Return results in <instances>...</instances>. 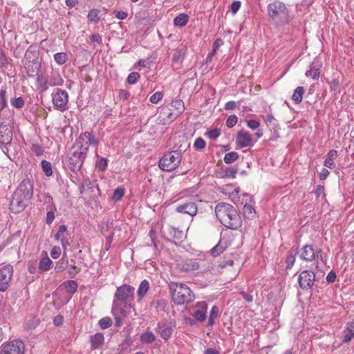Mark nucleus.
<instances>
[{
	"label": "nucleus",
	"mask_w": 354,
	"mask_h": 354,
	"mask_svg": "<svg viewBox=\"0 0 354 354\" xmlns=\"http://www.w3.org/2000/svg\"><path fill=\"white\" fill-rule=\"evenodd\" d=\"M134 288L124 284L118 287L114 295L111 312L115 319V326H120L123 319L131 311L134 297Z\"/></svg>",
	"instance_id": "obj_1"
},
{
	"label": "nucleus",
	"mask_w": 354,
	"mask_h": 354,
	"mask_svg": "<svg viewBox=\"0 0 354 354\" xmlns=\"http://www.w3.org/2000/svg\"><path fill=\"white\" fill-rule=\"evenodd\" d=\"M33 195V185L30 179H24L14 192L10 202V209L17 213L22 211L29 203Z\"/></svg>",
	"instance_id": "obj_2"
},
{
	"label": "nucleus",
	"mask_w": 354,
	"mask_h": 354,
	"mask_svg": "<svg viewBox=\"0 0 354 354\" xmlns=\"http://www.w3.org/2000/svg\"><path fill=\"white\" fill-rule=\"evenodd\" d=\"M215 213L221 224L229 229L237 230L242 225L241 216L236 209L229 203L217 204Z\"/></svg>",
	"instance_id": "obj_3"
},
{
	"label": "nucleus",
	"mask_w": 354,
	"mask_h": 354,
	"mask_svg": "<svg viewBox=\"0 0 354 354\" xmlns=\"http://www.w3.org/2000/svg\"><path fill=\"white\" fill-rule=\"evenodd\" d=\"M268 15L277 25H283L289 21V12L286 5L275 1L268 5Z\"/></svg>",
	"instance_id": "obj_4"
},
{
	"label": "nucleus",
	"mask_w": 354,
	"mask_h": 354,
	"mask_svg": "<svg viewBox=\"0 0 354 354\" xmlns=\"http://www.w3.org/2000/svg\"><path fill=\"white\" fill-rule=\"evenodd\" d=\"M172 290V300L177 305H182L194 300V295L190 288L184 283H173L171 286Z\"/></svg>",
	"instance_id": "obj_5"
},
{
	"label": "nucleus",
	"mask_w": 354,
	"mask_h": 354,
	"mask_svg": "<svg viewBox=\"0 0 354 354\" xmlns=\"http://www.w3.org/2000/svg\"><path fill=\"white\" fill-rule=\"evenodd\" d=\"M182 154L178 151L169 152L159 160V167L165 171H171L180 163Z\"/></svg>",
	"instance_id": "obj_6"
},
{
	"label": "nucleus",
	"mask_w": 354,
	"mask_h": 354,
	"mask_svg": "<svg viewBox=\"0 0 354 354\" xmlns=\"http://www.w3.org/2000/svg\"><path fill=\"white\" fill-rule=\"evenodd\" d=\"M52 102L55 109L62 112L66 111L68 103V93L64 90L57 88L52 93Z\"/></svg>",
	"instance_id": "obj_7"
},
{
	"label": "nucleus",
	"mask_w": 354,
	"mask_h": 354,
	"mask_svg": "<svg viewBox=\"0 0 354 354\" xmlns=\"http://www.w3.org/2000/svg\"><path fill=\"white\" fill-rule=\"evenodd\" d=\"M24 343L19 339H14L1 345L0 354H24Z\"/></svg>",
	"instance_id": "obj_8"
},
{
	"label": "nucleus",
	"mask_w": 354,
	"mask_h": 354,
	"mask_svg": "<svg viewBox=\"0 0 354 354\" xmlns=\"http://www.w3.org/2000/svg\"><path fill=\"white\" fill-rule=\"evenodd\" d=\"M13 273L12 266L10 265H0V292H4L8 287L9 282Z\"/></svg>",
	"instance_id": "obj_9"
},
{
	"label": "nucleus",
	"mask_w": 354,
	"mask_h": 354,
	"mask_svg": "<svg viewBox=\"0 0 354 354\" xmlns=\"http://www.w3.org/2000/svg\"><path fill=\"white\" fill-rule=\"evenodd\" d=\"M315 274L311 270L302 271L298 277L299 286L303 290L311 288L315 283Z\"/></svg>",
	"instance_id": "obj_10"
},
{
	"label": "nucleus",
	"mask_w": 354,
	"mask_h": 354,
	"mask_svg": "<svg viewBox=\"0 0 354 354\" xmlns=\"http://www.w3.org/2000/svg\"><path fill=\"white\" fill-rule=\"evenodd\" d=\"M176 211L180 214H186L190 216H194L198 212V207L194 202L189 201L177 205Z\"/></svg>",
	"instance_id": "obj_11"
},
{
	"label": "nucleus",
	"mask_w": 354,
	"mask_h": 354,
	"mask_svg": "<svg viewBox=\"0 0 354 354\" xmlns=\"http://www.w3.org/2000/svg\"><path fill=\"white\" fill-rule=\"evenodd\" d=\"M299 258L306 262H312L316 258V252L312 245H305L299 251Z\"/></svg>",
	"instance_id": "obj_12"
},
{
	"label": "nucleus",
	"mask_w": 354,
	"mask_h": 354,
	"mask_svg": "<svg viewBox=\"0 0 354 354\" xmlns=\"http://www.w3.org/2000/svg\"><path fill=\"white\" fill-rule=\"evenodd\" d=\"M88 151V145H80L79 142L75 141L71 147L69 153V156L72 157H76L82 158V160H84L86 158V155Z\"/></svg>",
	"instance_id": "obj_13"
},
{
	"label": "nucleus",
	"mask_w": 354,
	"mask_h": 354,
	"mask_svg": "<svg viewBox=\"0 0 354 354\" xmlns=\"http://www.w3.org/2000/svg\"><path fill=\"white\" fill-rule=\"evenodd\" d=\"M236 142L240 148L251 147L255 142L252 140L251 135L245 131H241L238 133Z\"/></svg>",
	"instance_id": "obj_14"
},
{
	"label": "nucleus",
	"mask_w": 354,
	"mask_h": 354,
	"mask_svg": "<svg viewBox=\"0 0 354 354\" xmlns=\"http://www.w3.org/2000/svg\"><path fill=\"white\" fill-rule=\"evenodd\" d=\"M76 141L80 145H87L88 147L89 145L97 146L98 145V141L95 138V135L88 131L82 133Z\"/></svg>",
	"instance_id": "obj_15"
},
{
	"label": "nucleus",
	"mask_w": 354,
	"mask_h": 354,
	"mask_svg": "<svg viewBox=\"0 0 354 354\" xmlns=\"http://www.w3.org/2000/svg\"><path fill=\"white\" fill-rule=\"evenodd\" d=\"M12 133L10 129L5 124H0V145H10Z\"/></svg>",
	"instance_id": "obj_16"
},
{
	"label": "nucleus",
	"mask_w": 354,
	"mask_h": 354,
	"mask_svg": "<svg viewBox=\"0 0 354 354\" xmlns=\"http://www.w3.org/2000/svg\"><path fill=\"white\" fill-rule=\"evenodd\" d=\"M196 308H198L199 309L196 310L192 313V317L194 318L196 321L203 322L206 319V309L207 305L206 302L201 301L198 302L195 306Z\"/></svg>",
	"instance_id": "obj_17"
},
{
	"label": "nucleus",
	"mask_w": 354,
	"mask_h": 354,
	"mask_svg": "<svg viewBox=\"0 0 354 354\" xmlns=\"http://www.w3.org/2000/svg\"><path fill=\"white\" fill-rule=\"evenodd\" d=\"M180 269L184 272H195L200 268L199 263L196 259H187L178 265Z\"/></svg>",
	"instance_id": "obj_18"
},
{
	"label": "nucleus",
	"mask_w": 354,
	"mask_h": 354,
	"mask_svg": "<svg viewBox=\"0 0 354 354\" xmlns=\"http://www.w3.org/2000/svg\"><path fill=\"white\" fill-rule=\"evenodd\" d=\"M156 329L160 333L161 337L165 340H167L173 333L172 328L164 323L159 322Z\"/></svg>",
	"instance_id": "obj_19"
},
{
	"label": "nucleus",
	"mask_w": 354,
	"mask_h": 354,
	"mask_svg": "<svg viewBox=\"0 0 354 354\" xmlns=\"http://www.w3.org/2000/svg\"><path fill=\"white\" fill-rule=\"evenodd\" d=\"M84 161V160H82V158H77L76 157L74 158L68 155L67 165L71 171H75L81 168Z\"/></svg>",
	"instance_id": "obj_20"
},
{
	"label": "nucleus",
	"mask_w": 354,
	"mask_h": 354,
	"mask_svg": "<svg viewBox=\"0 0 354 354\" xmlns=\"http://www.w3.org/2000/svg\"><path fill=\"white\" fill-rule=\"evenodd\" d=\"M354 337V322H348L344 330L342 342L349 343Z\"/></svg>",
	"instance_id": "obj_21"
},
{
	"label": "nucleus",
	"mask_w": 354,
	"mask_h": 354,
	"mask_svg": "<svg viewBox=\"0 0 354 354\" xmlns=\"http://www.w3.org/2000/svg\"><path fill=\"white\" fill-rule=\"evenodd\" d=\"M49 86H62L64 84V80L58 72H52L48 77Z\"/></svg>",
	"instance_id": "obj_22"
},
{
	"label": "nucleus",
	"mask_w": 354,
	"mask_h": 354,
	"mask_svg": "<svg viewBox=\"0 0 354 354\" xmlns=\"http://www.w3.org/2000/svg\"><path fill=\"white\" fill-rule=\"evenodd\" d=\"M337 156V151L334 149H331L327 154V158L324 160V165L330 169H333L335 167L334 160Z\"/></svg>",
	"instance_id": "obj_23"
},
{
	"label": "nucleus",
	"mask_w": 354,
	"mask_h": 354,
	"mask_svg": "<svg viewBox=\"0 0 354 354\" xmlns=\"http://www.w3.org/2000/svg\"><path fill=\"white\" fill-rule=\"evenodd\" d=\"M53 264V261L50 259V258L46 255L43 257L39 263L38 270L39 272H42L44 271H47L50 269Z\"/></svg>",
	"instance_id": "obj_24"
},
{
	"label": "nucleus",
	"mask_w": 354,
	"mask_h": 354,
	"mask_svg": "<svg viewBox=\"0 0 354 354\" xmlns=\"http://www.w3.org/2000/svg\"><path fill=\"white\" fill-rule=\"evenodd\" d=\"M65 290L69 294H74L77 289V283L74 280H68L62 283Z\"/></svg>",
	"instance_id": "obj_25"
},
{
	"label": "nucleus",
	"mask_w": 354,
	"mask_h": 354,
	"mask_svg": "<svg viewBox=\"0 0 354 354\" xmlns=\"http://www.w3.org/2000/svg\"><path fill=\"white\" fill-rule=\"evenodd\" d=\"M149 288V283L147 280L141 281L137 294L140 299H142L147 294Z\"/></svg>",
	"instance_id": "obj_26"
},
{
	"label": "nucleus",
	"mask_w": 354,
	"mask_h": 354,
	"mask_svg": "<svg viewBox=\"0 0 354 354\" xmlns=\"http://www.w3.org/2000/svg\"><path fill=\"white\" fill-rule=\"evenodd\" d=\"M104 342V336L102 333H97L91 338V347L93 349L97 348Z\"/></svg>",
	"instance_id": "obj_27"
},
{
	"label": "nucleus",
	"mask_w": 354,
	"mask_h": 354,
	"mask_svg": "<svg viewBox=\"0 0 354 354\" xmlns=\"http://www.w3.org/2000/svg\"><path fill=\"white\" fill-rule=\"evenodd\" d=\"M243 214L248 219H253L256 216V211L252 205L245 204L243 207Z\"/></svg>",
	"instance_id": "obj_28"
},
{
	"label": "nucleus",
	"mask_w": 354,
	"mask_h": 354,
	"mask_svg": "<svg viewBox=\"0 0 354 354\" xmlns=\"http://www.w3.org/2000/svg\"><path fill=\"white\" fill-rule=\"evenodd\" d=\"M304 92H305V89L303 86L297 87V88L295 90L294 93L292 96V100L296 104H299L302 101Z\"/></svg>",
	"instance_id": "obj_29"
},
{
	"label": "nucleus",
	"mask_w": 354,
	"mask_h": 354,
	"mask_svg": "<svg viewBox=\"0 0 354 354\" xmlns=\"http://www.w3.org/2000/svg\"><path fill=\"white\" fill-rule=\"evenodd\" d=\"M185 54H186V48L185 47H183L182 48H178L174 53L172 60L174 62L180 63L183 61Z\"/></svg>",
	"instance_id": "obj_30"
},
{
	"label": "nucleus",
	"mask_w": 354,
	"mask_h": 354,
	"mask_svg": "<svg viewBox=\"0 0 354 354\" xmlns=\"http://www.w3.org/2000/svg\"><path fill=\"white\" fill-rule=\"evenodd\" d=\"M37 84L38 88H40L42 92L47 91L49 87L48 78H46L42 75L38 74L37 75Z\"/></svg>",
	"instance_id": "obj_31"
},
{
	"label": "nucleus",
	"mask_w": 354,
	"mask_h": 354,
	"mask_svg": "<svg viewBox=\"0 0 354 354\" xmlns=\"http://www.w3.org/2000/svg\"><path fill=\"white\" fill-rule=\"evenodd\" d=\"M189 17L187 14L183 13L178 15L174 20V24L176 26H185L188 21Z\"/></svg>",
	"instance_id": "obj_32"
},
{
	"label": "nucleus",
	"mask_w": 354,
	"mask_h": 354,
	"mask_svg": "<svg viewBox=\"0 0 354 354\" xmlns=\"http://www.w3.org/2000/svg\"><path fill=\"white\" fill-rule=\"evenodd\" d=\"M171 106L177 111L178 114L182 113L185 110L184 102L180 99H175L171 103Z\"/></svg>",
	"instance_id": "obj_33"
},
{
	"label": "nucleus",
	"mask_w": 354,
	"mask_h": 354,
	"mask_svg": "<svg viewBox=\"0 0 354 354\" xmlns=\"http://www.w3.org/2000/svg\"><path fill=\"white\" fill-rule=\"evenodd\" d=\"M156 337L152 332L143 333L140 336V341L145 344H150L155 341Z\"/></svg>",
	"instance_id": "obj_34"
},
{
	"label": "nucleus",
	"mask_w": 354,
	"mask_h": 354,
	"mask_svg": "<svg viewBox=\"0 0 354 354\" xmlns=\"http://www.w3.org/2000/svg\"><path fill=\"white\" fill-rule=\"evenodd\" d=\"M306 77H310L313 80H317L319 77V69L313 66H310V69L305 73Z\"/></svg>",
	"instance_id": "obj_35"
},
{
	"label": "nucleus",
	"mask_w": 354,
	"mask_h": 354,
	"mask_svg": "<svg viewBox=\"0 0 354 354\" xmlns=\"http://www.w3.org/2000/svg\"><path fill=\"white\" fill-rule=\"evenodd\" d=\"M55 61L59 65H62L68 60V55L66 53L61 52L54 55Z\"/></svg>",
	"instance_id": "obj_36"
},
{
	"label": "nucleus",
	"mask_w": 354,
	"mask_h": 354,
	"mask_svg": "<svg viewBox=\"0 0 354 354\" xmlns=\"http://www.w3.org/2000/svg\"><path fill=\"white\" fill-rule=\"evenodd\" d=\"M68 266V260L64 257L59 259L55 267V271L56 272H61L64 270Z\"/></svg>",
	"instance_id": "obj_37"
},
{
	"label": "nucleus",
	"mask_w": 354,
	"mask_h": 354,
	"mask_svg": "<svg viewBox=\"0 0 354 354\" xmlns=\"http://www.w3.org/2000/svg\"><path fill=\"white\" fill-rule=\"evenodd\" d=\"M223 44V41L221 38L216 39L212 45V53L208 55L207 59H211L212 57L215 55L216 51L218 50V48Z\"/></svg>",
	"instance_id": "obj_38"
},
{
	"label": "nucleus",
	"mask_w": 354,
	"mask_h": 354,
	"mask_svg": "<svg viewBox=\"0 0 354 354\" xmlns=\"http://www.w3.org/2000/svg\"><path fill=\"white\" fill-rule=\"evenodd\" d=\"M239 158V154L236 152L232 151L230 153H227L224 156V162L226 164H231L234 162H235Z\"/></svg>",
	"instance_id": "obj_39"
},
{
	"label": "nucleus",
	"mask_w": 354,
	"mask_h": 354,
	"mask_svg": "<svg viewBox=\"0 0 354 354\" xmlns=\"http://www.w3.org/2000/svg\"><path fill=\"white\" fill-rule=\"evenodd\" d=\"M41 165L44 172L47 176H50L53 174L50 162L46 160H42L41 162Z\"/></svg>",
	"instance_id": "obj_40"
},
{
	"label": "nucleus",
	"mask_w": 354,
	"mask_h": 354,
	"mask_svg": "<svg viewBox=\"0 0 354 354\" xmlns=\"http://www.w3.org/2000/svg\"><path fill=\"white\" fill-rule=\"evenodd\" d=\"M26 68L27 70V73L28 76L33 77L35 75H38V64L37 63H34L32 65L27 66Z\"/></svg>",
	"instance_id": "obj_41"
},
{
	"label": "nucleus",
	"mask_w": 354,
	"mask_h": 354,
	"mask_svg": "<svg viewBox=\"0 0 354 354\" xmlns=\"http://www.w3.org/2000/svg\"><path fill=\"white\" fill-rule=\"evenodd\" d=\"M225 249V247L222 246L219 242L210 250V253L214 257H218L224 252Z\"/></svg>",
	"instance_id": "obj_42"
},
{
	"label": "nucleus",
	"mask_w": 354,
	"mask_h": 354,
	"mask_svg": "<svg viewBox=\"0 0 354 354\" xmlns=\"http://www.w3.org/2000/svg\"><path fill=\"white\" fill-rule=\"evenodd\" d=\"M7 106L6 91L5 89L0 90V112Z\"/></svg>",
	"instance_id": "obj_43"
},
{
	"label": "nucleus",
	"mask_w": 354,
	"mask_h": 354,
	"mask_svg": "<svg viewBox=\"0 0 354 354\" xmlns=\"http://www.w3.org/2000/svg\"><path fill=\"white\" fill-rule=\"evenodd\" d=\"M99 325L102 329L108 328L112 325V320L108 317H103L99 321Z\"/></svg>",
	"instance_id": "obj_44"
},
{
	"label": "nucleus",
	"mask_w": 354,
	"mask_h": 354,
	"mask_svg": "<svg viewBox=\"0 0 354 354\" xmlns=\"http://www.w3.org/2000/svg\"><path fill=\"white\" fill-rule=\"evenodd\" d=\"M124 190L122 187H118L113 192V199L115 201H119L124 196Z\"/></svg>",
	"instance_id": "obj_45"
},
{
	"label": "nucleus",
	"mask_w": 354,
	"mask_h": 354,
	"mask_svg": "<svg viewBox=\"0 0 354 354\" xmlns=\"http://www.w3.org/2000/svg\"><path fill=\"white\" fill-rule=\"evenodd\" d=\"M98 14H99V11L97 10L93 9V10H90L88 12V16H87L88 19L91 22H97L99 20Z\"/></svg>",
	"instance_id": "obj_46"
},
{
	"label": "nucleus",
	"mask_w": 354,
	"mask_h": 354,
	"mask_svg": "<svg viewBox=\"0 0 354 354\" xmlns=\"http://www.w3.org/2000/svg\"><path fill=\"white\" fill-rule=\"evenodd\" d=\"M295 260H296L295 254H293L292 253H290L288 255L286 260V269L288 270V269L292 268V267L295 264Z\"/></svg>",
	"instance_id": "obj_47"
},
{
	"label": "nucleus",
	"mask_w": 354,
	"mask_h": 354,
	"mask_svg": "<svg viewBox=\"0 0 354 354\" xmlns=\"http://www.w3.org/2000/svg\"><path fill=\"white\" fill-rule=\"evenodd\" d=\"M140 77V76L138 73L132 72L129 74L127 81L129 84H134L139 80Z\"/></svg>",
	"instance_id": "obj_48"
},
{
	"label": "nucleus",
	"mask_w": 354,
	"mask_h": 354,
	"mask_svg": "<svg viewBox=\"0 0 354 354\" xmlns=\"http://www.w3.org/2000/svg\"><path fill=\"white\" fill-rule=\"evenodd\" d=\"M10 104L12 106L21 109L24 106V100L21 97L11 100Z\"/></svg>",
	"instance_id": "obj_49"
},
{
	"label": "nucleus",
	"mask_w": 354,
	"mask_h": 354,
	"mask_svg": "<svg viewBox=\"0 0 354 354\" xmlns=\"http://www.w3.org/2000/svg\"><path fill=\"white\" fill-rule=\"evenodd\" d=\"M221 135V131L218 129H213L212 130L207 131L205 133V136H207L209 139L214 140L219 137Z\"/></svg>",
	"instance_id": "obj_50"
},
{
	"label": "nucleus",
	"mask_w": 354,
	"mask_h": 354,
	"mask_svg": "<svg viewBox=\"0 0 354 354\" xmlns=\"http://www.w3.org/2000/svg\"><path fill=\"white\" fill-rule=\"evenodd\" d=\"M163 97V94L160 91L156 92L153 93L149 99V101L153 104L158 103Z\"/></svg>",
	"instance_id": "obj_51"
},
{
	"label": "nucleus",
	"mask_w": 354,
	"mask_h": 354,
	"mask_svg": "<svg viewBox=\"0 0 354 354\" xmlns=\"http://www.w3.org/2000/svg\"><path fill=\"white\" fill-rule=\"evenodd\" d=\"M66 230H67V227L66 225H60L58 228V230H57L56 234L55 235V239L57 241H59L61 239L62 237H64V234L66 232Z\"/></svg>",
	"instance_id": "obj_52"
},
{
	"label": "nucleus",
	"mask_w": 354,
	"mask_h": 354,
	"mask_svg": "<svg viewBox=\"0 0 354 354\" xmlns=\"http://www.w3.org/2000/svg\"><path fill=\"white\" fill-rule=\"evenodd\" d=\"M107 159L104 158H101L97 162H96V167L100 170V171H104L107 167Z\"/></svg>",
	"instance_id": "obj_53"
},
{
	"label": "nucleus",
	"mask_w": 354,
	"mask_h": 354,
	"mask_svg": "<svg viewBox=\"0 0 354 354\" xmlns=\"http://www.w3.org/2000/svg\"><path fill=\"white\" fill-rule=\"evenodd\" d=\"M205 142L202 138H198L194 142V147L196 149H203L205 147Z\"/></svg>",
	"instance_id": "obj_54"
},
{
	"label": "nucleus",
	"mask_w": 354,
	"mask_h": 354,
	"mask_svg": "<svg viewBox=\"0 0 354 354\" xmlns=\"http://www.w3.org/2000/svg\"><path fill=\"white\" fill-rule=\"evenodd\" d=\"M237 121H238L237 117L235 115H231L227 118V119L226 120V125L228 127L232 128L236 125V124L237 123Z\"/></svg>",
	"instance_id": "obj_55"
},
{
	"label": "nucleus",
	"mask_w": 354,
	"mask_h": 354,
	"mask_svg": "<svg viewBox=\"0 0 354 354\" xmlns=\"http://www.w3.org/2000/svg\"><path fill=\"white\" fill-rule=\"evenodd\" d=\"M236 187L232 185H227L222 187V192L225 195H230L233 192H236Z\"/></svg>",
	"instance_id": "obj_56"
},
{
	"label": "nucleus",
	"mask_w": 354,
	"mask_h": 354,
	"mask_svg": "<svg viewBox=\"0 0 354 354\" xmlns=\"http://www.w3.org/2000/svg\"><path fill=\"white\" fill-rule=\"evenodd\" d=\"M168 231L170 235L175 239H179L181 236L182 232L176 229H175L174 227H169Z\"/></svg>",
	"instance_id": "obj_57"
},
{
	"label": "nucleus",
	"mask_w": 354,
	"mask_h": 354,
	"mask_svg": "<svg viewBox=\"0 0 354 354\" xmlns=\"http://www.w3.org/2000/svg\"><path fill=\"white\" fill-rule=\"evenodd\" d=\"M61 254V249L58 246H55L50 251V256L53 259H57Z\"/></svg>",
	"instance_id": "obj_58"
},
{
	"label": "nucleus",
	"mask_w": 354,
	"mask_h": 354,
	"mask_svg": "<svg viewBox=\"0 0 354 354\" xmlns=\"http://www.w3.org/2000/svg\"><path fill=\"white\" fill-rule=\"evenodd\" d=\"M247 125L251 129H257L260 126V122L256 120H250L247 121Z\"/></svg>",
	"instance_id": "obj_59"
},
{
	"label": "nucleus",
	"mask_w": 354,
	"mask_h": 354,
	"mask_svg": "<svg viewBox=\"0 0 354 354\" xmlns=\"http://www.w3.org/2000/svg\"><path fill=\"white\" fill-rule=\"evenodd\" d=\"M241 7V2L239 1H234L230 6V10L232 13L235 14Z\"/></svg>",
	"instance_id": "obj_60"
},
{
	"label": "nucleus",
	"mask_w": 354,
	"mask_h": 354,
	"mask_svg": "<svg viewBox=\"0 0 354 354\" xmlns=\"http://www.w3.org/2000/svg\"><path fill=\"white\" fill-rule=\"evenodd\" d=\"M239 189L238 187L236 188V192H233L232 194L229 195L231 201L233 203H236L239 201Z\"/></svg>",
	"instance_id": "obj_61"
},
{
	"label": "nucleus",
	"mask_w": 354,
	"mask_h": 354,
	"mask_svg": "<svg viewBox=\"0 0 354 354\" xmlns=\"http://www.w3.org/2000/svg\"><path fill=\"white\" fill-rule=\"evenodd\" d=\"M55 218V214L53 210L48 211L46 214V223L51 224Z\"/></svg>",
	"instance_id": "obj_62"
},
{
	"label": "nucleus",
	"mask_w": 354,
	"mask_h": 354,
	"mask_svg": "<svg viewBox=\"0 0 354 354\" xmlns=\"http://www.w3.org/2000/svg\"><path fill=\"white\" fill-rule=\"evenodd\" d=\"M336 279V273L334 271H330L326 276V281L328 283H333Z\"/></svg>",
	"instance_id": "obj_63"
},
{
	"label": "nucleus",
	"mask_w": 354,
	"mask_h": 354,
	"mask_svg": "<svg viewBox=\"0 0 354 354\" xmlns=\"http://www.w3.org/2000/svg\"><path fill=\"white\" fill-rule=\"evenodd\" d=\"M236 106V103L234 101H229L225 104V109L226 110H232L234 109Z\"/></svg>",
	"instance_id": "obj_64"
}]
</instances>
